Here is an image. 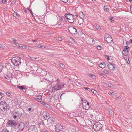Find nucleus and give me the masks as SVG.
I'll use <instances>...</instances> for the list:
<instances>
[{"mask_svg":"<svg viewBox=\"0 0 132 132\" xmlns=\"http://www.w3.org/2000/svg\"><path fill=\"white\" fill-rule=\"evenodd\" d=\"M96 47L97 48V49L99 50H101L102 48L101 46L100 45L96 46Z\"/></svg>","mask_w":132,"mask_h":132,"instance_id":"nucleus-33","label":"nucleus"},{"mask_svg":"<svg viewBox=\"0 0 132 132\" xmlns=\"http://www.w3.org/2000/svg\"><path fill=\"white\" fill-rule=\"evenodd\" d=\"M54 105L55 106H57L58 105L57 100L58 99V94H56L54 96Z\"/></svg>","mask_w":132,"mask_h":132,"instance_id":"nucleus-10","label":"nucleus"},{"mask_svg":"<svg viewBox=\"0 0 132 132\" xmlns=\"http://www.w3.org/2000/svg\"><path fill=\"white\" fill-rule=\"evenodd\" d=\"M82 106L83 107V106H85L86 105V102H84L82 104Z\"/></svg>","mask_w":132,"mask_h":132,"instance_id":"nucleus-42","label":"nucleus"},{"mask_svg":"<svg viewBox=\"0 0 132 132\" xmlns=\"http://www.w3.org/2000/svg\"><path fill=\"white\" fill-rule=\"evenodd\" d=\"M59 65L62 68H64L65 67V66L64 64L62 63H60L59 64Z\"/></svg>","mask_w":132,"mask_h":132,"instance_id":"nucleus-26","label":"nucleus"},{"mask_svg":"<svg viewBox=\"0 0 132 132\" xmlns=\"http://www.w3.org/2000/svg\"><path fill=\"white\" fill-rule=\"evenodd\" d=\"M18 14L16 12H14L13 14V15L15 17H16L17 18L18 15Z\"/></svg>","mask_w":132,"mask_h":132,"instance_id":"nucleus-32","label":"nucleus"},{"mask_svg":"<svg viewBox=\"0 0 132 132\" xmlns=\"http://www.w3.org/2000/svg\"><path fill=\"white\" fill-rule=\"evenodd\" d=\"M42 98V97L41 95H38L34 99L37 101L39 102V101L41 100Z\"/></svg>","mask_w":132,"mask_h":132,"instance_id":"nucleus-17","label":"nucleus"},{"mask_svg":"<svg viewBox=\"0 0 132 132\" xmlns=\"http://www.w3.org/2000/svg\"><path fill=\"white\" fill-rule=\"evenodd\" d=\"M113 18L112 17H110V20L111 21V22H112L113 21H114L113 20Z\"/></svg>","mask_w":132,"mask_h":132,"instance_id":"nucleus-51","label":"nucleus"},{"mask_svg":"<svg viewBox=\"0 0 132 132\" xmlns=\"http://www.w3.org/2000/svg\"><path fill=\"white\" fill-rule=\"evenodd\" d=\"M130 10L131 11H132V5L130 6Z\"/></svg>","mask_w":132,"mask_h":132,"instance_id":"nucleus-64","label":"nucleus"},{"mask_svg":"<svg viewBox=\"0 0 132 132\" xmlns=\"http://www.w3.org/2000/svg\"><path fill=\"white\" fill-rule=\"evenodd\" d=\"M38 47H41L42 48H45V47L43 46V45H38Z\"/></svg>","mask_w":132,"mask_h":132,"instance_id":"nucleus-41","label":"nucleus"},{"mask_svg":"<svg viewBox=\"0 0 132 132\" xmlns=\"http://www.w3.org/2000/svg\"><path fill=\"white\" fill-rule=\"evenodd\" d=\"M13 115H14V114H13ZM17 117V116L16 115L14 114V115L13 117L14 118H16Z\"/></svg>","mask_w":132,"mask_h":132,"instance_id":"nucleus-57","label":"nucleus"},{"mask_svg":"<svg viewBox=\"0 0 132 132\" xmlns=\"http://www.w3.org/2000/svg\"><path fill=\"white\" fill-rule=\"evenodd\" d=\"M14 46H16L17 47H25V46H23L22 45H19V44H14Z\"/></svg>","mask_w":132,"mask_h":132,"instance_id":"nucleus-22","label":"nucleus"},{"mask_svg":"<svg viewBox=\"0 0 132 132\" xmlns=\"http://www.w3.org/2000/svg\"><path fill=\"white\" fill-rule=\"evenodd\" d=\"M83 88H84L85 89H86V90H88V89H89V88H88V87H83Z\"/></svg>","mask_w":132,"mask_h":132,"instance_id":"nucleus-58","label":"nucleus"},{"mask_svg":"<svg viewBox=\"0 0 132 132\" xmlns=\"http://www.w3.org/2000/svg\"><path fill=\"white\" fill-rule=\"evenodd\" d=\"M10 107L9 105L3 101H1L0 103V109L2 111L4 112L9 110Z\"/></svg>","mask_w":132,"mask_h":132,"instance_id":"nucleus-2","label":"nucleus"},{"mask_svg":"<svg viewBox=\"0 0 132 132\" xmlns=\"http://www.w3.org/2000/svg\"><path fill=\"white\" fill-rule=\"evenodd\" d=\"M130 44V42H127L126 43V44L127 46L128 45Z\"/></svg>","mask_w":132,"mask_h":132,"instance_id":"nucleus-53","label":"nucleus"},{"mask_svg":"<svg viewBox=\"0 0 132 132\" xmlns=\"http://www.w3.org/2000/svg\"><path fill=\"white\" fill-rule=\"evenodd\" d=\"M92 92L94 94H96L97 93V92L94 89H92L91 90Z\"/></svg>","mask_w":132,"mask_h":132,"instance_id":"nucleus-30","label":"nucleus"},{"mask_svg":"<svg viewBox=\"0 0 132 132\" xmlns=\"http://www.w3.org/2000/svg\"><path fill=\"white\" fill-rule=\"evenodd\" d=\"M25 124L23 122H20L18 125V129L20 131H22L24 127Z\"/></svg>","mask_w":132,"mask_h":132,"instance_id":"nucleus-9","label":"nucleus"},{"mask_svg":"<svg viewBox=\"0 0 132 132\" xmlns=\"http://www.w3.org/2000/svg\"><path fill=\"white\" fill-rule=\"evenodd\" d=\"M29 123L28 121H27L26 122V127H28L29 126Z\"/></svg>","mask_w":132,"mask_h":132,"instance_id":"nucleus-38","label":"nucleus"},{"mask_svg":"<svg viewBox=\"0 0 132 132\" xmlns=\"http://www.w3.org/2000/svg\"><path fill=\"white\" fill-rule=\"evenodd\" d=\"M108 67L109 69L110 70L114 71L115 69V67L114 64H112V63L109 64L108 65Z\"/></svg>","mask_w":132,"mask_h":132,"instance_id":"nucleus-12","label":"nucleus"},{"mask_svg":"<svg viewBox=\"0 0 132 132\" xmlns=\"http://www.w3.org/2000/svg\"><path fill=\"white\" fill-rule=\"evenodd\" d=\"M62 129V127L61 124H58V132L61 131Z\"/></svg>","mask_w":132,"mask_h":132,"instance_id":"nucleus-24","label":"nucleus"},{"mask_svg":"<svg viewBox=\"0 0 132 132\" xmlns=\"http://www.w3.org/2000/svg\"><path fill=\"white\" fill-rule=\"evenodd\" d=\"M64 85L62 82H58V90L63 88L64 87Z\"/></svg>","mask_w":132,"mask_h":132,"instance_id":"nucleus-18","label":"nucleus"},{"mask_svg":"<svg viewBox=\"0 0 132 132\" xmlns=\"http://www.w3.org/2000/svg\"><path fill=\"white\" fill-rule=\"evenodd\" d=\"M103 72H104L106 74H108L109 73V72L106 70H104V71Z\"/></svg>","mask_w":132,"mask_h":132,"instance_id":"nucleus-50","label":"nucleus"},{"mask_svg":"<svg viewBox=\"0 0 132 132\" xmlns=\"http://www.w3.org/2000/svg\"><path fill=\"white\" fill-rule=\"evenodd\" d=\"M40 103L41 104H42L43 105H44L48 109H50L51 108L50 106V105L44 101H40Z\"/></svg>","mask_w":132,"mask_h":132,"instance_id":"nucleus-15","label":"nucleus"},{"mask_svg":"<svg viewBox=\"0 0 132 132\" xmlns=\"http://www.w3.org/2000/svg\"><path fill=\"white\" fill-rule=\"evenodd\" d=\"M126 50L125 49V47L124 50H123V51H122V53H123V52H125V51H126Z\"/></svg>","mask_w":132,"mask_h":132,"instance_id":"nucleus-59","label":"nucleus"},{"mask_svg":"<svg viewBox=\"0 0 132 132\" xmlns=\"http://www.w3.org/2000/svg\"><path fill=\"white\" fill-rule=\"evenodd\" d=\"M17 87L20 89L23 90L24 92H25L26 91V88H25L23 86H18Z\"/></svg>","mask_w":132,"mask_h":132,"instance_id":"nucleus-16","label":"nucleus"},{"mask_svg":"<svg viewBox=\"0 0 132 132\" xmlns=\"http://www.w3.org/2000/svg\"><path fill=\"white\" fill-rule=\"evenodd\" d=\"M123 54V55L125 56H127V55H128L127 53L126 52H123V53H122Z\"/></svg>","mask_w":132,"mask_h":132,"instance_id":"nucleus-44","label":"nucleus"},{"mask_svg":"<svg viewBox=\"0 0 132 132\" xmlns=\"http://www.w3.org/2000/svg\"><path fill=\"white\" fill-rule=\"evenodd\" d=\"M5 47V46H4L3 45L0 44V48H4Z\"/></svg>","mask_w":132,"mask_h":132,"instance_id":"nucleus-40","label":"nucleus"},{"mask_svg":"<svg viewBox=\"0 0 132 132\" xmlns=\"http://www.w3.org/2000/svg\"><path fill=\"white\" fill-rule=\"evenodd\" d=\"M28 10L29 11L31 14H32V11L30 9V6L27 8Z\"/></svg>","mask_w":132,"mask_h":132,"instance_id":"nucleus-35","label":"nucleus"},{"mask_svg":"<svg viewBox=\"0 0 132 132\" xmlns=\"http://www.w3.org/2000/svg\"><path fill=\"white\" fill-rule=\"evenodd\" d=\"M1 93V96H2V97H3L4 96V94L3 93H2L1 92H0Z\"/></svg>","mask_w":132,"mask_h":132,"instance_id":"nucleus-52","label":"nucleus"},{"mask_svg":"<svg viewBox=\"0 0 132 132\" xmlns=\"http://www.w3.org/2000/svg\"><path fill=\"white\" fill-rule=\"evenodd\" d=\"M2 3L4 4H5L7 2L6 0H2Z\"/></svg>","mask_w":132,"mask_h":132,"instance_id":"nucleus-46","label":"nucleus"},{"mask_svg":"<svg viewBox=\"0 0 132 132\" xmlns=\"http://www.w3.org/2000/svg\"><path fill=\"white\" fill-rule=\"evenodd\" d=\"M15 0H13L11 3L10 5H13L15 3Z\"/></svg>","mask_w":132,"mask_h":132,"instance_id":"nucleus-37","label":"nucleus"},{"mask_svg":"<svg viewBox=\"0 0 132 132\" xmlns=\"http://www.w3.org/2000/svg\"><path fill=\"white\" fill-rule=\"evenodd\" d=\"M130 43H132V39H130Z\"/></svg>","mask_w":132,"mask_h":132,"instance_id":"nucleus-63","label":"nucleus"},{"mask_svg":"<svg viewBox=\"0 0 132 132\" xmlns=\"http://www.w3.org/2000/svg\"><path fill=\"white\" fill-rule=\"evenodd\" d=\"M125 49L126 50H128L129 49V47L127 46H125Z\"/></svg>","mask_w":132,"mask_h":132,"instance_id":"nucleus-49","label":"nucleus"},{"mask_svg":"<svg viewBox=\"0 0 132 132\" xmlns=\"http://www.w3.org/2000/svg\"><path fill=\"white\" fill-rule=\"evenodd\" d=\"M58 50H64V48L62 47H61L60 46H58Z\"/></svg>","mask_w":132,"mask_h":132,"instance_id":"nucleus-39","label":"nucleus"},{"mask_svg":"<svg viewBox=\"0 0 132 132\" xmlns=\"http://www.w3.org/2000/svg\"><path fill=\"white\" fill-rule=\"evenodd\" d=\"M53 89L55 91L58 90V85L57 84L53 86Z\"/></svg>","mask_w":132,"mask_h":132,"instance_id":"nucleus-23","label":"nucleus"},{"mask_svg":"<svg viewBox=\"0 0 132 132\" xmlns=\"http://www.w3.org/2000/svg\"><path fill=\"white\" fill-rule=\"evenodd\" d=\"M12 41L14 43H16V40L15 39H14L13 38H12Z\"/></svg>","mask_w":132,"mask_h":132,"instance_id":"nucleus-55","label":"nucleus"},{"mask_svg":"<svg viewBox=\"0 0 132 132\" xmlns=\"http://www.w3.org/2000/svg\"><path fill=\"white\" fill-rule=\"evenodd\" d=\"M6 94L7 96H9L11 95V93L9 92H7L6 93Z\"/></svg>","mask_w":132,"mask_h":132,"instance_id":"nucleus-36","label":"nucleus"},{"mask_svg":"<svg viewBox=\"0 0 132 132\" xmlns=\"http://www.w3.org/2000/svg\"><path fill=\"white\" fill-rule=\"evenodd\" d=\"M124 59H125V60H126V61L127 60V57L126 56L124 57ZM127 59H128V60L129 61V59L128 57L127 58Z\"/></svg>","mask_w":132,"mask_h":132,"instance_id":"nucleus-56","label":"nucleus"},{"mask_svg":"<svg viewBox=\"0 0 132 132\" xmlns=\"http://www.w3.org/2000/svg\"><path fill=\"white\" fill-rule=\"evenodd\" d=\"M28 131L29 132H37V128L35 125H32L29 127Z\"/></svg>","mask_w":132,"mask_h":132,"instance_id":"nucleus-8","label":"nucleus"},{"mask_svg":"<svg viewBox=\"0 0 132 132\" xmlns=\"http://www.w3.org/2000/svg\"><path fill=\"white\" fill-rule=\"evenodd\" d=\"M62 38H61L60 37H58V40L61 41H62Z\"/></svg>","mask_w":132,"mask_h":132,"instance_id":"nucleus-43","label":"nucleus"},{"mask_svg":"<svg viewBox=\"0 0 132 132\" xmlns=\"http://www.w3.org/2000/svg\"><path fill=\"white\" fill-rule=\"evenodd\" d=\"M32 110V109L31 108H29L28 109V111H31Z\"/></svg>","mask_w":132,"mask_h":132,"instance_id":"nucleus-60","label":"nucleus"},{"mask_svg":"<svg viewBox=\"0 0 132 132\" xmlns=\"http://www.w3.org/2000/svg\"><path fill=\"white\" fill-rule=\"evenodd\" d=\"M7 124L10 126L15 128H16L17 122L15 121L12 119L9 120Z\"/></svg>","mask_w":132,"mask_h":132,"instance_id":"nucleus-6","label":"nucleus"},{"mask_svg":"<svg viewBox=\"0 0 132 132\" xmlns=\"http://www.w3.org/2000/svg\"><path fill=\"white\" fill-rule=\"evenodd\" d=\"M104 84L107 86L109 87H112L113 85H112L110 83H104Z\"/></svg>","mask_w":132,"mask_h":132,"instance_id":"nucleus-25","label":"nucleus"},{"mask_svg":"<svg viewBox=\"0 0 132 132\" xmlns=\"http://www.w3.org/2000/svg\"><path fill=\"white\" fill-rule=\"evenodd\" d=\"M104 11H106L107 12L109 11V9H108V8L106 6H104Z\"/></svg>","mask_w":132,"mask_h":132,"instance_id":"nucleus-31","label":"nucleus"},{"mask_svg":"<svg viewBox=\"0 0 132 132\" xmlns=\"http://www.w3.org/2000/svg\"><path fill=\"white\" fill-rule=\"evenodd\" d=\"M102 125L99 122H96L93 125V128L96 131L100 130L102 128Z\"/></svg>","mask_w":132,"mask_h":132,"instance_id":"nucleus-5","label":"nucleus"},{"mask_svg":"<svg viewBox=\"0 0 132 132\" xmlns=\"http://www.w3.org/2000/svg\"><path fill=\"white\" fill-rule=\"evenodd\" d=\"M96 28L98 30H100L101 29V28L100 26L98 25H96L95 26Z\"/></svg>","mask_w":132,"mask_h":132,"instance_id":"nucleus-29","label":"nucleus"},{"mask_svg":"<svg viewBox=\"0 0 132 132\" xmlns=\"http://www.w3.org/2000/svg\"><path fill=\"white\" fill-rule=\"evenodd\" d=\"M61 1L63 2L66 3L68 1V0H61Z\"/></svg>","mask_w":132,"mask_h":132,"instance_id":"nucleus-47","label":"nucleus"},{"mask_svg":"<svg viewBox=\"0 0 132 132\" xmlns=\"http://www.w3.org/2000/svg\"><path fill=\"white\" fill-rule=\"evenodd\" d=\"M68 30L72 34H76L77 32L76 29L73 27L70 26L68 27Z\"/></svg>","mask_w":132,"mask_h":132,"instance_id":"nucleus-7","label":"nucleus"},{"mask_svg":"<svg viewBox=\"0 0 132 132\" xmlns=\"http://www.w3.org/2000/svg\"><path fill=\"white\" fill-rule=\"evenodd\" d=\"M80 18L82 19H85L86 17L85 14L82 12H81L79 14Z\"/></svg>","mask_w":132,"mask_h":132,"instance_id":"nucleus-19","label":"nucleus"},{"mask_svg":"<svg viewBox=\"0 0 132 132\" xmlns=\"http://www.w3.org/2000/svg\"><path fill=\"white\" fill-rule=\"evenodd\" d=\"M65 17L67 19L68 22L71 23H73L75 21L74 15L69 13H66L64 15Z\"/></svg>","mask_w":132,"mask_h":132,"instance_id":"nucleus-3","label":"nucleus"},{"mask_svg":"<svg viewBox=\"0 0 132 132\" xmlns=\"http://www.w3.org/2000/svg\"><path fill=\"white\" fill-rule=\"evenodd\" d=\"M46 123H44L43 121L42 122L39 123V126H40V125H42L44 126L45 125Z\"/></svg>","mask_w":132,"mask_h":132,"instance_id":"nucleus-34","label":"nucleus"},{"mask_svg":"<svg viewBox=\"0 0 132 132\" xmlns=\"http://www.w3.org/2000/svg\"><path fill=\"white\" fill-rule=\"evenodd\" d=\"M15 113L13 114L16 115L19 118L22 116V113L20 112L19 111L15 110L14 111Z\"/></svg>","mask_w":132,"mask_h":132,"instance_id":"nucleus-11","label":"nucleus"},{"mask_svg":"<svg viewBox=\"0 0 132 132\" xmlns=\"http://www.w3.org/2000/svg\"><path fill=\"white\" fill-rule=\"evenodd\" d=\"M43 132H48V131L47 130H45L44 131H43Z\"/></svg>","mask_w":132,"mask_h":132,"instance_id":"nucleus-62","label":"nucleus"},{"mask_svg":"<svg viewBox=\"0 0 132 132\" xmlns=\"http://www.w3.org/2000/svg\"><path fill=\"white\" fill-rule=\"evenodd\" d=\"M42 115L44 118L45 119H48L50 117V115L48 113H46L45 111L43 112Z\"/></svg>","mask_w":132,"mask_h":132,"instance_id":"nucleus-13","label":"nucleus"},{"mask_svg":"<svg viewBox=\"0 0 132 132\" xmlns=\"http://www.w3.org/2000/svg\"><path fill=\"white\" fill-rule=\"evenodd\" d=\"M105 63L103 62L102 63H100L98 64V66L100 68H104L105 67Z\"/></svg>","mask_w":132,"mask_h":132,"instance_id":"nucleus-20","label":"nucleus"},{"mask_svg":"<svg viewBox=\"0 0 132 132\" xmlns=\"http://www.w3.org/2000/svg\"><path fill=\"white\" fill-rule=\"evenodd\" d=\"M58 30L59 29H63L64 27L63 25L64 24L65 17L63 15H58Z\"/></svg>","mask_w":132,"mask_h":132,"instance_id":"nucleus-1","label":"nucleus"},{"mask_svg":"<svg viewBox=\"0 0 132 132\" xmlns=\"http://www.w3.org/2000/svg\"><path fill=\"white\" fill-rule=\"evenodd\" d=\"M1 132H9L7 129L6 128H4Z\"/></svg>","mask_w":132,"mask_h":132,"instance_id":"nucleus-28","label":"nucleus"},{"mask_svg":"<svg viewBox=\"0 0 132 132\" xmlns=\"http://www.w3.org/2000/svg\"><path fill=\"white\" fill-rule=\"evenodd\" d=\"M115 94H116V93L114 92H112V95L113 96Z\"/></svg>","mask_w":132,"mask_h":132,"instance_id":"nucleus-61","label":"nucleus"},{"mask_svg":"<svg viewBox=\"0 0 132 132\" xmlns=\"http://www.w3.org/2000/svg\"><path fill=\"white\" fill-rule=\"evenodd\" d=\"M53 90V88L52 87H50V91H51V92H52Z\"/></svg>","mask_w":132,"mask_h":132,"instance_id":"nucleus-48","label":"nucleus"},{"mask_svg":"<svg viewBox=\"0 0 132 132\" xmlns=\"http://www.w3.org/2000/svg\"><path fill=\"white\" fill-rule=\"evenodd\" d=\"M45 121H46V122L47 123L48 122H50L51 123L54 121V119L52 117H49L47 119V120H46L45 121Z\"/></svg>","mask_w":132,"mask_h":132,"instance_id":"nucleus-14","label":"nucleus"},{"mask_svg":"<svg viewBox=\"0 0 132 132\" xmlns=\"http://www.w3.org/2000/svg\"><path fill=\"white\" fill-rule=\"evenodd\" d=\"M109 39L111 41V40H112V38L110 37H106V38H104L105 40L106 41L107 43H110V41H108V40H107V39Z\"/></svg>","mask_w":132,"mask_h":132,"instance_id":"nucleus-21","label":"nucleus"},{"mask_svg":"<svg viewBox=\"0 0 132 132\" xmlns=\"http://www.w3.org/2000/svg\"><path fill=\"white\" fill-rule=\"evenodd\" d=\"M3 68V66L1 65H0V72L2 71V69Z\"/></svg>","mask_w":132,"mask_h":132,"instance_id":"nucleus-45","label":"nucleus"},{"mask_svg":"<svg viewBox=\"0 0 132 132\" xmlns=\"http://www.w3.org/2000/svg\"><path fill=\"white\" fill-rule=\"evenodd\" d=\"M21 58L19 57H15L12 58V62L14 65L18 66L21 64Z\"/></svg>","mask_w":132,"mask_h":132,"instance_id":"nucleus-4","label":"nucleus"},{"mask_svg":"<svg viewBox=\"0 0 132 132\" xmlns=\"http://www.w3.org/2000/svg\"><path fill=\"white\" fill-rule=\"evenodd\" d=\"M89 106H88V105H86L85 106H83V108L85 110H88L89 109Z\"/></svg>","mask_w":132,"mask_h":132,"instance_id":"nucleus-27","label":"nucleus"},{"mask_svg":"<svg viewBox=\"0 0 132 132\" xmlns=\"http://www.w3.org/2000/svg\"><path fill=\"white\" fill-rule=\"evenodd\" d=\"M100 75L103 76V77H105V76H106V75L105 74H104L103 73H102L101 74H100Z\"/></svg>","mask_w":132,"mask_h":132,"instance_id":"nucleus-54","label":"nucleus"}]
</instances>
